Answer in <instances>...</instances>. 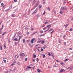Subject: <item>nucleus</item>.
<instances>
[{
  "mask_svg": "<svg viewBox=\"0 0 73 73\" xmlns=\"http://www.w3.org/2000/svg\"><path fill=\"white\" fill-rule=\"evenodd\" d=\"M37 11H38V9L36 8V9H35L34 12H36V13H37Z\"/></svg>",
  "mask_w": 73,
  "mask_h": 73,
  "instance_id": "0eeeda50",
  "label": "nucleus"
},
{
  "mask_svg": "<svg viewBox=\"0 0 73 73\" xmlns=\"http://www.w3.org/2000/svg\"><path fill=\"white\" fill-rule=\"evenodd\" d=\"M46 27H45V28H43V30H45V29H46Z\"/></svg>",
  "mask_w": 73,
  "mask_h": 73,
  "instance_id": "c85d7f7f",
  "label": "nucleus"
},
{
  "mask_svg": "<svg viewBox=\"0 0 73 73\" xmlns=\"http://www.w3.org/2000/svg\"><path fill=\"white\" fill-rule=\"evenodd\" d=\"M3 61H4L5 63H6V60H5L4 59V60H3Z\"/></svg>",
  "mask_w": 73,
  "mask_h": 73,
  "instance_id": "7c9ffc66",
  "label": "nucleus"
},
{
  "mask_svg": "<svg viewBox=\"0 0 73 73\" xmlns=\"http://www.w3.org/2000/svg\"><path fill=\"white\" fill-rule=\"evenodd\" d=\"M58 40L59 43H61V39H59Z\"/></svg>",
  "mask_w": 73,
  "mask_h": 73,
  "instance_id": "5701e85b",
  "label": "nucleus"
},
{
  "mask_svg": "<svg viewBox=\"0 0 73 73\" xmlns=\"http://www.w3.org/2000/svg\"><path fill=\"white\" fill-rule=\"evenodd\" d=\"M56 61H57V62H60V61H59L57 60H56Z\"/></svg>",
  "mask_w": 73,
  "mask_h": 73,
  "instance_id": "603ef678",
  "label": "nucleus"
},
{
  "mask_svg": "<svg viewBox=\"0 0 73 73\" xmlns=\"http://www.w3.org/2000/svg\"><path fill=\"white\" fill-rule=\"evenodd\" d=\"M33 58H36V55L35 54H34L33 55Z\"/></svg>",
  "mask_w": 73,
  "mask_h": 73,
  "instance_id": "f8f14e48",
  "label": "nucleus"
},
{
  "mask_svg": "<svg viewBox=\"0 0 73 73\" xmlns=\"http://www.w3.org/2000/svg\"><path fill=\"white\" fill-rule=\"evenodd\" d=\"M54 31H52L50 33V34H51V35H52V32H53Z\"/></svg>",
  "mask_w": 73,
  "mask_h": 73,
  "instance_id": "37998d69",
  "label": "nucleus"
},
{
  "mask_svg": "<svg viewBox=\"0 0 73 73\" xmlns=\"http://www.w3.org/2000/svg\"><path fill=\"white\" fill-rule=\"evenodd\" d=\"M2 48H3V46L1 45L0 46V49H1V50H2Z\"/></svg>",
  "mask_w": 73,
  "mask_h": 73,
  "instance_id": "f3484780",
  "label": "nucleus"
},
{
  "mask_svg": "<svg viewBox=\"0 0 73 73\" xmlns=\"http://www.w3.org/2000/svg\"><path fill=\"white\" fill-rule=\"evenodd\" d=\"M31 29H32V31H33V30H34L33 29V28H32V27L31 28Z\"/></svg>",
  "mask_w": 73,
  "mask_h": 73,
  "instance_id": "5fc2aeb1",
  "label": "nucleus"
},
{
  "mask_svg": "<svg viewBox=\"0 0 73 73\" xmlns=\"http://www.w3.org/2000/svg\"><path fill=\"white\" fill-rule=\"evenodd\" d=\"M47 10L48 11H50V8H49V7H48L47 8Z\"/></svg>",
  "mask_w": 73,
  "mask_h": 73,
  "instance_id": "6ab92c4d",
  "label": "nucleus"
},
{
  "mask_svg": "<svg viewBox=\"0 0 73 73\" xmlns=\"http://www.w3.org/2000/svg\"><path fill=\"white\" fill-rule=\"evenodd\" d=\"M18 36L19 37V38L18 39L19 41H20V38L22 37V36L20 35H18Z\"/></svg>",
  "mask_w": 73,
  "mask_h": 73,
  "instance_id": "20e7f679",
  "label": "nucleus"
},
{
  "mask_svg": "<svg viewBox=\"0 0 73 73\" xmlns=\"http://www.w3.org/2000/svg\"><path fill=\"white\" fill-rule=\"evenodd\" d=\"M67 9V8L66 7H61V10L63 11H65V10H66Z\"/></svg>",
  "mask_w": 73,
  "mask_h": 73,
  "instance_id": "f257e3e1",
  "label": "nucleus"
},
{
  "mask_svg": "<svg viewBox=\"0 0 73 73\" xmlns=\"http://www.w3.org/2000/svg\"><path fill=\"white\" fill-rule=\"evenodd\" d=\"M41 51H44V49H42V48H41Z\"/></svg>",
  "mask_w": 73,
  "mask_h": 73,
  "instance_id": "a19ab883",
  "label": "nucleus"
},
{
  "mask_svg": "<svg viewBox=\"0 0 73 73\" xmlns=\"http://www.w3.org/2000/svg\"><path fill=\"white\" fill-rule=\"evenodd\" d=\"M37 43H40V41H37Z\"/></svg>",
  "mask_w": 73,
  "mask_h": 73,
  "instance_id": "13d9d810",
  "label": "nucleus"
},
{
  "mask_svg": "<svg viewBox=\"0 0 73 73\" xmlns=\"http://www.w3.org/2000/svg\"><path fill=\"white\" fill-rule=\"evenodd\" d=\"M28 68H31V67H30V66H29Z\"/></svg>",
  "mask_w": 73,
  "mask_h": 73,
  "instance_id": "052dcab7",
  "label": "nucleus"
},
{
  "mask_svg": "<svg viewBox=\"0 0 73 73\" xmlns=\"http://www.w3.org/2000/svg\"><path fill=\"white\" fill-rule=\"evenodd\" d=\"M40 32L41 33H43V31L42 30H41L40 31Z\"/></svg>",
  "mask_w": 73,
  "mask_h": 73,
  "instance_id": "c756f323",
  "label": "nucleus"
},
{
  "mask_svg": "<svg viewBox=\"0 0 73 73\" xmlns=\"http://www.w3.org/2000/svg\"><path fill=\"white\" fill-rule=\"evenodd\" d=\"M63 72V70H60V72Z\"/></svg>",
  "mask_w": 73,
  "mask_h": 73,
  "instance_id": "c03bdc74",
  "label": "nucleus"
},
{
  "mask_svg": "<svg viewBox=\"0 0 73 73\" xmlns=\"http://www.w3.org/2000/svg\"><path fill=\"white\" fill-rule=\"evenodd\" d=\"M38 45H39V44H37L36 45V46H37Z\"/></svg>",
  "mask_w": 73,
  "mask_h": 73,
  "instance_id": "680f3d73",
  "label": "nucleus"
},
{
  "mask_svg": "<svg viewBox=\"0 0 73 73\" xmlns=\"http://www.w3.org/2000/svg\"><path fill=\"white\" fill-rule=\"evenodd\" d=\"M42 56L43 58H45V54H43Z\"/></svg>",
  "mask_w": 73,
  "mask_h": 73,
  "instance_id": "aec40b11",
  "label": "nucleus"
},
{
  "mask_svg": "<svg viewBox=\"0 0 73 73\" xmlns=\"http://www.w3.org/2000/svg\"><path fill=\"white\" fill-rule=\"evenodd\" d=\"M17 64H18V65H20V62H18L17 63Z\"/></svg>",
  "mask_w": 73,
  "mask_h": 73,
  "instance_id": "4c0bfd02",
  "label": "nucleus"
},
{
  "mask_svg": "<svg viewBox=\"0 0 73 73\" xmlns=\"http://www.w3.org/2000/svg\"><path fill=\"white\" fill-rule=\"evenodd\" d=\"M27 42H29V40H27Z\"/></svg>",
  "mask_w": 73,
  "mask_h": 73,
  "instance_id": "8fccbe9b",
  "label": "nucleus"
},
{
  "mask_svg": "<svg viewBox=\"0 0 73 73\" xmlns=\"http://www.w3.org/2000/svg\"><path fill=\"white\" fill-rule=\"evenodd\" d=\"M48 27H49L50 28V27H51V25H47L46 27V28H48Z\"/></svg>",
  "mask_w": 73,
  "mask_h": 73,
  "instance_id": "9b49d317",
  "label": "nucleus"
},
{
  "mask_svg": "<svg viewBox=\"0 0 73 73\" xmlns=\"http://www.w3.org/2000/svg\"><path fill=\"white\" fill-rule=\"evenodd\" d=\"M30 33H29V32H28L27 33V35H29V34Z\"/></svg>",
  "mask_w": 73,
  "mask_h": 73,
  "instance_id": "473e14b6",
  "label": "nucleus"
},
{
  "mask_svg": "<svg viewBox=\"0 0 73 73\" xmlns=\"http://www.w3.org/2000/svg\"><path fill=\"white\" fill-rule=\"evenodd\" d=\"M68 25H69L68 24H67L66 25H64V26H65V27H68Z\"/></svg>",
  "mask_w": 73,
  "mask_h": 73,
  "instance_id": "a878e982",
  "label": "nucleus"
},
{
  "mask_svg": "<svg viewBox=\"0 0 73 73\" xmlns=\"http://www.w3.org/2000/svg\"><path fill=\"white\" fill-rule=\"evenodd\" d=\"M63 44L65 45H66V42H64V43H63Z\"/></svg>",
  "mask_w": 73,
  "mask_h": 73,
  "instance_id": "ea45409f",
  "label": "nucleus"
},
{
  "mask_svg": "<svg viewBox=\"0 0 73 73\" xmlns=\"http://www.w3.org/2000/svg\"><path fill=\"white\" fill-rule=\"evenodd\" d=\"M42 7V6H40L39 7V8H41V7Z\"/></svg>",
  "mask_w": 73,
  "mask_h": 73,
  "instance_id": "6e6d98bb",
  "label": "nucleus"
},
{
  "mask_svg": "<svg viewBox=\"0 0 73 73\" xmlns=\"http://www.w3.org/2000/svg\"><path fill=\"white\" fill-rule=\"evenodd\" d=\"M33 61L34 62H35V60H34V59H33Z\"/></svg>",
  "mask_w": 73,
  "mask_h": 73,
  "instance_id": "864d4df0",
  "label": "nucleus"
},
{
  "mask_svg": "<svg viewBox=\"0 0 73 73\" xmlns=\"http://www.w3.org/2000/svg\"><path fill=\"white\" fill-rule=\"evenodd\" d=\"M36 5L35 6V8L37 7L38 6V1H36Z\"/></svg>",
  "mask_w": 73,
  "mask_h": 73,
  "instance_id": "39448f33",
  "label": "nucleus"
},
{
  "mask_svg": "<svg viewBox=\"0 0 73 73\" xmlns=\"http://www.w3.org/2000/svg\"><path fill=\"white\" fill-rule=\"evenodd\" d=\"M69 49H70V50H72V48H69Z\"/></svg>",
  "mask_w": 73,
  "mask_h": 73,
  "instance_id": "4d7b16f0",
  "label": "nucleus"
},
{
  "mask_svg": "<svg viewBox=\"0 0 73 73\" xmlns=\"http://www.w3.org/2000/svg\"><path fill=\"white\" fill-rule=\"evenodd\" d=\"M44 34H43V35H40L41 36H44Z\"/></svg>",
  "mask_w": 73,
  "mask_h": 73,
  "instance_id": "49530a36",
  "label": "nucleus"
},
{
  "mask_svg": "<svg viewBox=\"0 0 73 73\" xmlns=\"http://www.w3.org/2000/svg\"><path fill=\"white\" fill-rule=\"evenodd\" d=\"M45 4V2H43V4Z\"/></svg>",
  "mask_w": 73,
  "mask_h": 73,
  "instance_id": "338daca9",
  "label": "nucleus"
},
{
  "mask_svg": "<svg viewBox=\"0 0 73 73\" xmlns=\"http://www.w3.org/2000/svg\"><path fill=\"white\" fill-rule=\"evenodd\" d=\"M23 43H25V39H23Z\"/></svg>",
  "mask_w": 73,
  "mask_h": 73,
  "instance_id": "6e6552de",
  "label": "nucleus"
},
{
  "mask_svg": "<svg viewBox=\"0 0 73 73\" xmlns=\"http://www.w3.org/2000/svg\"><path fill=\"white\" fill-rule=\"evenodd\" d=\"M3 46H4V49H5V48H6V46H5V44Z\"/></svg>",
  "mask_w": 73,
  "mask_h": 73,
  "instance_id": "b1692460",
  "label": "nucleus"
},
{
  "mask_svg": "<svg viewBox=\"0 0 73 73\" xmlns=\"http://www.w3.org/2000/svg\"><path fill=\"white\" fill-rule=\"evenodd\" d=\"M2 1H0V4L2 2Z\"/></svg>",
  "mask_w": 73,
  "mask_h": 73,
  "instance_id": "0e129e2a",
  "label": "nucleus"
},
{
  "mask_svg": "<svg viewBox=\"0 0 73 73\" xmlns=\"http://www.w3.org/2000/svg\"><path fill=\"white\" fill-rule=\"evenodd\" d=\"M14 37H16V33H15L14 34Z\"/></svg>",
  "mask_w": 73,
  "mask_h": 73,
  "instance_id": "de8ad7c7",
  "label": "nucleus"
},
{
  "mask_svg": "<svg viewBox=\"0 0 73 73\" xmlns=\"http://www.w3.org/2000/svg\"><path fill=\"white\" fill-rule=\"evenodd\" d=\"M48 23V22H45L44 23V24H46V23Z\"/></svg>",
  "mask_w": 73,
  "mask_h": 73,
  "instance_id": "09e8293b",
  "label": "nucleus"
},
{
  "mask_svg": "<svg viewBox=\"0 0 73 73\" xmlns=\"http://www.w3.org/2000/svg\"><path fill=\"white\" fill-rule=\"evenodd\" d=\"M27 60H28V58H25V61H27Z\"/></svg>",
  "mask_w": 73,
  "mask_h": 73,
  "instance_id": "72a5a7b5",
  "label": "nucleus"
},
{
  "mask_svg": "<svg viewBox=\"0 0 73 73\" xmlns=\"http://www.w3.org/2000/svg\"><path fill=\"white\" fill-rule=\"evenodd\" d=\"M37 72H38V73H40V70H39V69H38L37 70Z\"/></svg>",
  "mask_w": 73,
  "mask_h": 73,
  "instance_id": "2f4dec72",
  "label": "nucleus"
},
{
  "mask_svg": "<svg viewBox=\"0 0 73 73\" xmlns=\"http://www.w3.org/2000/svg\"><path fill=\"white\" fill-rule=\"evenodd\" d=\"M59 13L60 14H62L63 13V11L62 10H60L59 12Z\"/></svg>",
  "mask_w": 73,
  "mask_h": 73,
  "instance_id": "423d86ee",
  "label": "nucleus"
},
{
  "mask_svg": "<svg viewBox=\"0 0 73 73\" xmlns=\"http://www.w3.org/2000/svg\"><path fill=\"white\" fill-rule=\"evenodd\" d=\"M15 40V41H18V39H17V38L14 39Z\"/></svg>",
  "mask_w": 73,
  "mask_h": 73,
  "instance_id": "1a4fd4ad",
  "label": "nucleus"
},
{
  "mask_svg": "<svg viewBox=\"0 0 73 73\" xmlns=\"http://www.w3.org/2000/svg\"><path fill=\"white\" fill-rule=\"evenodd\" d=\"M25 15H26V14H25L23 15V16H25Z\"/></svg>",
  "mask_w": 73,
  "mask_h": 73,
  "instance_id": "69168bd1",
  "label": "nucleus"
},
{
  "mask_svg": "<svg viewBox=\"0 0 73 73\" xmlns=\"http://www.w3.org/2000/svg\"><path fill=\"white\" fill-rule=\"evenodd\" d=\"M52 30L53 29L52 28H51L50 29L49 31H52Z\"/></svg>",
  "mask_w": 73,
  "mask_h": 73,
  "instance_id": "c9c22d12",
  "label": "nucleus"
},
{
  "mask_svg": "<svg viewBox=\"0 0 73 73\" xmlns=\"http://www.w3.org/2000/svg\"><path fill=\"white\" fill-rule=\"evenodd\" d=\"M44 42H45V41H44V40H42V41L41 42L42 44H44Z\"/></svg>",
  "mask_w": 73,
  "mask_h": 73,
  "instance_id": "4468645a",
  "label": "nucleus"
},
{
  "mask_svg": "<svg viewBox=\"0 0 73 73\" xmlns=\"http://www.w3.org/2000/svg\"><path fill=\"white\" fill-rule=\"evenodd\" d=\"M5 33H6V32H4V33L2 34V36H4V35Z\"/></svg>",
  "mask_w": 73,
  "mask_h": 73,
  "instance_id": "ddd939ff",
  "label": "nucleus"
},
{
  "mask_svg": "<svg viewBox=\"0 0 73 73\" xmlns=\"http://www.w3.org/2000/svg\"><path fill=\"white\" fill-rule=\"evenodd\" d=\"M3 27H4V25H2V27L1 29H0V32H1V30H2V29H3Z\"/></svg>",
  "mask_w": 73,
  "mask_h": 73,
  "instance_id": "9d476101",
  "label": "nucleus"
},
{
  "mask_svg": "<svg viewBox=\"0 0 73 73\" xmlns=\"http://www.w3.org/2000/svg\"><path fill=\"white\" fill-rule=\"evenodd\" d=\"M36 61H37L36 62H38V58H36Z\"/></svg>",
  "mask_w": 73,
  "mask_h": 73,
  "instance_id": "a211bd4d",
  "label": "nucleus"
},
{
  "mask_svg": "<svg viewBox=\"0 0 73 73\" xmlns=\"http://www.w3.org/2000/svg\"><path fill=\"white\" fill-rule=\"evenodd\" d=\"M17 58H19V55H17Z\"/></svg>",
  "mask_w": 73,
  "mask_h": 73,
  "instance_id": "bf43d9fd",
  "label": "nucleus"
},
{
  "mask_svg": "<svg viewBox=\"0 0 73 73\" xmlns=\"http://www.w3.org/2000/svg\"><path fill=\"white\" fill-rule=\"evenodd\" d=\"M45 13V11H44V13L43 14V15H44V14Z\"/></svg>",
  "mask_w": 73,
  "mask_h": 73,
  "instance_id": "e2e57ef3",
  "label": "nucleus"
},
{
  "mask_svg": "<svg viewBox=\"0 0 73 73\" xmlns=\"http://www.w3.org/2000/svg\"><path fill=\"white\" fill-rule=\"evenodd\" d=\"M48 54V56H50V53H49Z\"/></svg>",
  "mask_w": 73,
  "mask_h": 73,
  "instance_id": "58836bf2",
  "label": "nucleus"
},
{
  "mask_svg": "<svg viewBox=\"0 0 73 73\" xmlns=\"http://www.w3.org/2000/svg\"><path fill=\"white\" fill-rule=\"evenodd\" d=\"M69 60V59H66V60H64V61H68V60Z\"/></svg>",
  "mask_w": 73,
  "mask_h": 73,
  "instance_id": "dca6fc26",
  "label": "nucleus"
},
{
  "mask_svg": "<svg viewBox=\"0 0 73 73\" xmlns=\"http://www.w3.org/2000/svg\"><path fill=\"white\" fill-rule=\"evenodd\" d=\"M14 16H15V15H14V14H13V15H11V17H14Z\"/></svg>",
  "mask_w": 73,
  "mask_h": 73,
  "instance_id": "bb28decb",
  "label": "nucleus"
},
{
  "mask_svg": "<svg viewBox=\"0 0 73 73\" xmlns=\"http://www.w3.org/2000/svg\"><path fill=\"white\" fill-rule=\"evenodd\" d=\"M11 8H12V5H11L9 7V9H11Z\"/></svg>",
  "mask_w": 73,
  "mask_h": 73,
  "instance_id": "e433bc0d",
  "label": "nucleus"
},
{
  "mask_svg": "<svg viewBox=\"0 0 73 73\" xmlns=\"http://www.w3.org/2000/svg\"><path fill=\"white\" fill-rule=\"evenodd\" d=\"M36 32H34L31 35H34L35 33H36Z\"/></svg>",
  "mask_w": 73,
  "mask_h": 73,
  "instance_id": "4be33fe9",
  "label": "nucleus"
},
{
  "mask_svg": "<svg viewBox=\"0 0 73 73\" xmlns=\"http://www.w3.org/2000/svg\"><path fill=\"white\" fill-rule=\"evenodd\" d=\"M1 6H3V5H4V3H2L1 4Z\"/></svg>",
  "mask_w": 73,
  "mask_h": 73,
  "instance_id": "cd10ccee",
  "label": "nucleus"
},
{
  "mask_svg": "<svg viewBox=\"0 0 73 73\" xmlns=\"http://www.w3.org/2000/svg\"><path fill=\"white\" fill-rule=\"evenodd\" d=\"M24 53L21 52V53L20 54L19 56L20 57H23L24 56Z\"/></svg>",
  "mask_w": 73,
  "mask_h": 73,
  "instance_id": "f03ea898",
  "label": "nucleus"
},
{
  "mask_svg": "<svg viewBox=\"0 0 73 73\" xmlns=\"http://www.w3.org/2000/svg\"><path fill=\"white\" fill-rule=\"evenodd\" d=\"M48 31V29H47L46 31H44V32H46V31Z\"/></svg>",
  "mask_w": 73,
  "mask_h": 73,
  "instance_id": "a18cd8bd",
  "label": "nucleus"
},
{
  "mask_svg": "<svg viewBox=\"0 0 73 73\" xmlns=\"http://www.w3.org/2000/svg\"><path fill=\"white\" fill-rule=\"evenodd\" d=\"M15 45H17V44H18V42H15Z\"/></svg>",
  "mask_w": 73,
  "mask_h": 73,
  "instance_id": "f704fd0d",
  "label": "nucleus"
},
{
  "mask_svg": "<svg viewBox=\"0 0 73 73\" xmlns=\"http://www.w3.org/2000/svg\"><path fill=\"white\" fill-rule=\"evenodd\" d=\"M73 31V29L72 28H71L70 30H69V31H70L71 32V31Z\"/></svg>",
  "mask_w": 73,
  "mask_h": 73,
  "instance_id": "2eb2a0df",
  "label": "nucleus"
},
{
  "mask_svg": "<svg viewBox=\"0 0 73 73\" xmlns=\"http://www.w3.org/2000/svg\"><path fill=\"white\" fill-rule=\"evenodd\" d=\"M35 40V38H33L31 40V44H33V42H34L33 41Z\"/></svg>",
  "mask_w": 73,
  "mask_h": 73,
  "instance_id": "7ed1b4c3",
  "label": "nucleus"
},
{
  "mask_svg": "<svg viewBox=\"0 0 73 73\" xmlns=\"http://www.w3.org/2000/svg\"><path fill=\"white\" fill-rule=\"evenodd\" d=\"M11 65H14V64L13 63V64H12Z\"/></svg>",
  "mask_w": 73,
  "mask_h": 73,
  "instance_id": "774afa93",
  "label": "nucleus"
},
{
  "mask_svg": "<svg viewBox=\"0 0 73 73\" xmlns=\"http://www.w3.org/2000/svg\"><path fill=\"white\" fill-rule=\"evenodd\" d=\"M29 28H28V27H26L25 28V29H26V30H27V29H28Z\"/></svg>",
  "mask_w": 73,
  "mask_h": 73,
  "instance_id": "412c9836",
  "label": "nucleus"
},
{
  "mask_svg": "<svg viewBox=\"0 0 73 73\" xmlns=\"http://www.w3.org/2000/svg\"><path fill=\"white\" fill-rule=\"evenodd\" d=\"M36 13L35 12V11H34L33 13L32 14L35 15V14H36Z\"/></svg>",
  "mask_w": 73,
  "mask_h": 73,
  "instance_id": "393cba45",
  "label": "nucleus"
},
{
  "mask_svg": "<svg viewBox=\"0 0 73 73\" xmlns=\"http://www.w3.org/2000/svg\"><path fill=\"white\" fill-rule=\"evenodd\" d=\"M53 56V53H51L50 55V56Z\"/></svg>",
  "mask_w": 73,
  "mask_h": 73,
  "instance_id": "79ce46f5",
  "label": "nucleus"
},
{
  "mask_svg": "<svg viewBox=\"0 0 73 73\" xmlns=\"http://www.w3.org/2000/svg\"><path fill=\"white\" fill-rule=\"evenodd\" d=\"M17 0H14V2H17Z\"/></svg>",
  "mask_w": 73,
  "mask_h": 73,
  "instance_id": "3c124183",
  "label": "nucleus"
}]
</instances>
